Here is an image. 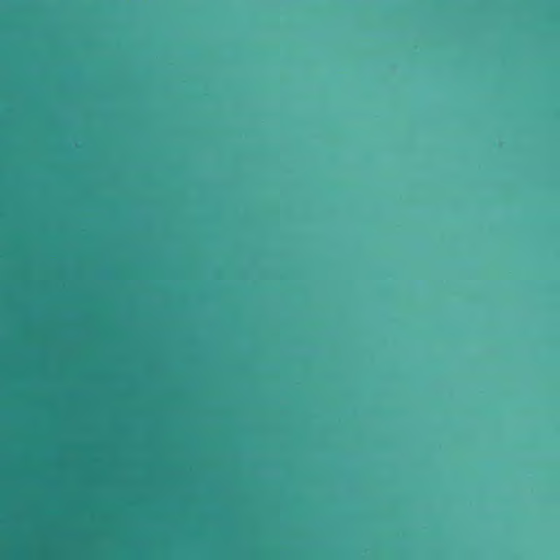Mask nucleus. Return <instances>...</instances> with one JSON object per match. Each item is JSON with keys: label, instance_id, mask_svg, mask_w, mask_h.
Instances as JSON below:
<instances>
[{"label": "nucleus", "instance_id": "nucleus-1", "mask_svg": "<svg viewBox=\"0 0 560 560\" xmlns=\"http://www.w3.org/2000/svg\"><path fill=\"white\" fill-rule=\"evenodd\" d=\"M238 151H240V160H241L242 159V145H240Z\"/></svg>", "mask_w": 560, "mask_h": 560}, {"label": "nucleus", "instance_id": "nucleus-2", "mask_svg": "<svg viewBox=\"0 0 560 560\" xmlns=\"http://www.w3.org/2000/svg\"><path fill=\"white\" fill-rule=\"evenodd\" d=\"M238 177H240V183H241L242 182V171L241 170H240Z\"/></svg>", "mask_w": 560, "mask_h": 560}, {"label": "nucleus", "instance_id": "nucleus-3", "mask_svg": "<svg viewBox=\"0 0 560 560\" xmlns=\"http://www.w3.org/2000/svg\"><path fill=\"white\" fill-rule=\"evenodd\" d=\"M240 195H242V194L240 192ZM238 200H240V205H241L242 203V196L238 197Z\"/></svg>", "mask_w": 560, "mask_h": 560}]
</instances>
